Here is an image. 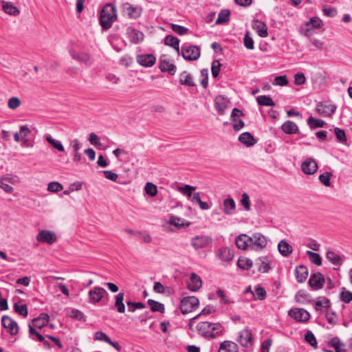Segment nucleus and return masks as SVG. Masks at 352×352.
Wrapping results in <instances>:
<instances>
[{"label":"nucleus","mask_w":352,"mask_h":352,"mask_svg":"<svg viewBox=\"0 0 352 352\" xmlns=\"http://www.w3.org/2000/svg\"><path fill=\"white\" fill-rule=\"evenodd\" d=\"M197 330L201 336L213 339L223 334V328L219 322H201L197 324Z\"/></svg>","instance_id":"nucleus-1"},{"label":"nucleus","mask_w":352,"mask_h":352,"mask_svg":"<svg viewBox=\"0 0 352 352\" xmlns=\"http://www.w3.org/2000/svg\"><path fill=\"white\" fill-rule=\"evenodd\" d=\"M117 19V11L114 5L107 4L103 7L100 14V24L102 29L109 30Z\"/></svg>","instance_id":"nucleus-2"},{"label":"nucleus","mask_w":352,"mask_h":352,"mask_svg":"<svg viewBox=\"0 0 352 352\" xmlns=\"http://www.w3.org/2000/svg\"><path fill=\"white\" fill-rule=\"evenodd\" d=\"M181 54L182 57L188 61L197 60L201 55V49L197 45L185 44L182 47Z\"/></svg>","instance_id":"nucleus-3"},{"label":"nucleus","mask_w":352,"mask_h":352,"mask_svg":"<svg viewBox=\"0 0 352 352\" xmlns=\"http://www.w3.org/2000/svg\"><path fill=\"white\" fill-rule=\"evenodd\" d=\"M199 305V299L195 296L184 297L180 302V309L182 314H187L195 310Z\"/></svg>","instance_id":"nucleus-4"},{"label":"nucleus","mask_w":352,"mask_h":352,"mask_svg":"<svg viewBox=\"0 0 352 352\" xmlns=\"http://www.w3.org/2000/svg\"><path fill=\"white\" fill-rule=\"evenodd\" d=\"M122 10L129 18L136 19L141 16L142 10L140 6H133L126 2L122 5Z\"/></svg>","instance_id":"nucleus-5"},{"label":"nucleus","mask_w":352,"mask_h":352,"mask_svg":"<svg viewBox=\"0 0 352 352\" xmlns=\"http://www.w3.org/2000/svg\"><path fill=\"white\" fill-rule=\"evenodd\" d=\"M1 325L11 336H16L19 333V328L17 322L8 316H2Z\"/></svg>","instance_id":"nucleus-6"},{"label":"nucleus","mask_w":352,"mask_h":352,"mask_svg":"<svg viewBox=\"0 0 352 352\" xmlns=\"http://www.w3.org/2000/svg\"><path fill=\"white\" fill-rule=\"evenodd\" d=\"M212 242L211 237L206 235L195 236L191 239V245L195 249L204 248Z\"/></svg>","instance_id":"nucleus-7"},{"label":"nucleus","mask_w":352,"mask_h":352,"mask_svg":"<svg viewBox=\"0 0 352 352\" xmlns=\"http://www.w3.org/2000/svg\"><path fill=\"white\" fill-rule=\"evenodd\" d=\"M105 295H107V291L100 287H94L89 292V297L90 303H98L102 300Z\"/></svg>","instance_id":"nucleus-8"},{"label":"nucleus","mask_w":352,"mask_h":352,"mask_svg":"<svg viewBox=\"0 0 352 352\" xmlns=\"http://www.w3.org/2000/svg\"><path fill=\"white\" fill-rule=\"evenodd\" d=\"M289 314L295 320L301 322H307L310 318V314L302 308L292 309Z\"/></svg>","instance_id":"nucleus-9"},{"label":"nucleus","mask_w":352,"mask_h":352,"mask_svg":"<svg viewBox=\"0 0 352 352\" xmlns=\"http://www.w3.org/2000/svg\"><path fill=\"white\" fill-rule=\"evenodd\" d=\"M57 239L56 234L50 230H42L37 236L36 240L40 243H46L49 245L53 244Z\"/></svg>","instance_id":"nucleus-10"},{"label":"nucleus","mask_w":352,"mask_h":352,"mask_svg":"<svg viewBox=\"0 0 352 352\" xmlns=\"http://www.w3.org/2000/svg\"><path fill=\"white\" fill-rule=\"evenodd\" d=\"M324 283V276L320 272L311 274L309 280V285L313 290H319L322 289Z\"/></svg>","instance_id":"nucleus-11"},{"label":"nucleus","mask_w":352,"mask_h":352,"mask_svg":"<svg viewBox=\"0 0 352 352\" xmlns=\"http://www.w3.org/2000/svg\"><path fill=\"white\" fill-rule=\"evenodd\" d=\"M251 248L255 247L256 250H263L267 245V241L264 235L260 232H256L250 236Z\"/></svg>","instance_id":"nucleus-12"},{"label":"nucleus","mask_w":352,"mask_h":352,"mask_svg":"<svg viewBox=\"0 0 352 352\" xmlns=\"http://www.w3.org/2000/svg\"><path fill=\"white\" fill-rule=\"evenodd\" d=\"M252 333L248 328H245L239 333L237 342L243 347H249L252 345Z\"/></svg>","instance_id":"nucleus-13"},{"label":"nucleus","mask_w":352,"mask_h":352,"mask_svg":"<svg viewBox=\"0 0 352 352\" xmlns=\"http://www.w3.org/2000/svg\"><path fill=\"white\" fill-rule=\"evenodd\" d=\"M318 166L316 160L313 158H307L301 164V169L306 175H314L318 170Z\"/></svg>","instance_id":"nucleus-14"},{"label":"nucleus","mask_w":352,"mask_h":352,"mask_svg":"<svg viewBox=\"0 0 352 352\" xmlns=\"http://www.w3.org/2000/svg\"><path fill=\"white\" fill-rule=\"evenodd\" d=\"M126 34L130 39V41L133 44H138L141 43L144 38L142 32L133 28V27H128L126 29Z\"/></svg>","instance_id":"nucleus-15"},{"label":"nucleus","mask_w":352,"mask_h":352,"mask_svg":"<svg viewBox=\"0 0 352 352\" xmlns=\"http://www.w3.org/2000/svg\"><path fill=\"white\" fill-rule=\"evenodd\" d=\"M336 109L337 107L335 104H324V102H320L317 104L316 111L318 113H319L321 116H330L336 111Z\"/></svg>","instance_id":"nucleus-16"},{"label":"nucleus","mask_w":352,"mask_h":352,"mask_svg":"<svg viewBox=\"0 0 352 352\" xmlns=\"http://www.w3.org/2000/svg\"><path fill=\"white\" fill-rule=\"evenodd\" d=\"M228 106V100L223 96H218L214 99V107L219 115H224Z\"/></svg>","instance_id":"nucleus-17"},{"label":"nucleus","mask_w":352,"mask_h":352,"mask_svg":"<svg viewBox=\"0 0 352 352\" xmlns=\"http://www.w3.org/2000/svg\"><path fill=\"white\" fill-rule=\"evenodd\" d=\"M137 62L144 67H151L155 65L156 58L153 54H140L137 56Z\"/></svg>","instance_id":"nucleus-18"},{"label":"nucleus","mask_w":352,"mask_h":352,"mask_svg":"<svg viewBox=\"0 0 352 352\" xmlns=\"http://www.w3.org/2000/svg\"><path fill=\"white\" fill-rule=\"evenodd\" d=\"M235 244L239 249L243 250L248 249L249 247L251 248L250 236L245 234H241L236 236Z\"/></svg>","instance_id":"nucleus-19"},{"label":"nucleus","mask_w":352,"mask_h":352,"mask_svg":"<svg viewBox=\"0 0 352 352\" xmlns=\"http://www.w3.org/2000/svg\"><path fill=\"white\" fill-rule=\"evenodd\" d=\"M218 257L224 262H230L234 258V251L228 247H223L217 251Z\"/></svg>","instance_id":"nucleus-20"},{"label":"nucleus","mask_w":352,"mask_h":352,"mask_svg":"<svg viewBox=\"0 0 352 352\" xmlns=\"http://www.w3.org/2000/svg\"><path fill=\"white\" fill-rule=\"evenodd\" d=\"M202 285L201 278L195 272H192L190 276V280L188 283V288L192 292H197Z\"/></svg>","instance_id":"nucleus-21"},{"label":"nucleus","mask_w":352,"mask_h":352,"mask_svg":"<svg viewBox=\"0 0 352 352\" xmlns=\"http://www.w3.org/2000/svg\"><path fill=\"white\" fill-rule=\"evenodd\" d=\"M49 320V315L46 313H41L37 318L32 320L31 325L35 329H41L47 324Z\"/></svg>","instance_id":"nucleus-22"},{"label":"nucleus","mask_w":352,"mask_h":352,"mask_svg":"<svg viewBox=\"0 0 352 352\" xmlns=\"http://www.w3.org/2000/svg\"><path fill=\"white\" fill-rule=\"evenodd\" d=\"M218 352H239V347L235 342L225 340L220 344Z\"/></svg>","instance_id":"nucleus-23"},{"label":"nucleus","mask_w":352,"mask_h":352,"mask_svg":"<svg viewBox=\"0 0 352 352\" xmlns=\"http://www.w3.org/2000/svg\"><path fill=\"white\" fill-rule=\"evenodd\" d=\"M270 263L271 261L267 256H262L258 258L256 265L258 267V270L261 273H267L268 272L271 267H270Z\"/></svg>","instance_id":"nucleus-24"},{"label":"nucleus","mask_w":352,"mask_h":352,"mask_svg":"<svg viewBox=\"0 0 352 352\" xmlns=\"http://www.w3.org/2000/svg\"><path fill=\"white\" fill-rule=\"evenodd\" d=\"M239 141L248 147L252 146L256 144L257 141L254 136L249 132L242 133L239 136Z\"/></svg>","instance_id":"nucleus-25"},{"label":"nucleus","mask_w":352,"mask_h":352,"mask_svg":"<svg viewBox=\"0 0 352 352\" xmlns=\"http://www.w3.org/2000/svg\"><path fill=\"white\" fill-rule=\"evenodd\" d=\"M159 67L162 72H168L170 75H174L177 69L176 66L166 59L160 60Z\"/></svg>","instance_id":"nucleus-26"},{"label":"nucleus","mask_w":352,"mask_h":352,"mask_svg":"<svg viewBox=\"0 0 352 352\" xmlns=\"http://www.w3.org/2000/svg\"><path fill=\"white\" fill-rule=\"evenodd\" d=\"M281 129L286 134H296L299 132V129L296 124L291 120L285 122L282 126Z\"/></svg>","instance_id":"nucleus-27"},{"label":"nucleus","mask_w":352,"mask_h":352,"mask_svg":"<svg viewBox=\"0 0 352 352\" xmlns=\"http://www.w3.org/2000/svg\"><path fill=\"white\" fill-rule=\"evenodd\" d=\"M295 275L298 283H303L308 276V269L304 265H298L296 267Z\"/></svg>","instance_id":"nucleus-28"},{"label":"nucleus","mask_w":352,"mask_h":352,"mask_svg":"<svg viewBox=\"0 0 352 352\" xmlns=\"http://www.w3.org/2000/svg\"><path fill=\"white\" fill-rule=\"evenodd\" d=\"M223 212L227 215H232L235 212L236 204L232 198H228L223 200Z\"/></svg>","instance_id":"nucleus-29"},{"label":"nucleus","mask_w":352,"mask_h":352,"mask_svg":"<svg viewBox=\"0 0 352 352\" xmlns=\"http://www.w3.org/2000/svg\"><path fill=\"white\" fill-rule=\"evenodd\" d=\"M124 293L120 292L114 297V307L118 313L123 314L125 312V305L124 304Z\"/></svg>","instance_id":"nucleus-30"},{"label":"nucleus","mask_w":352,"mask_h":352,"mask_svg":"<svg viewBox=\"0 0 352 352\" xmlns=\"http://www.w3.org/2000/svg\"><path fill=\"white\" fill-rule=\"evenodd\" d=\"M179 83L188 87L195 86L192 76L186 71H184L179 74Z\"/></svg>","instance_id":"nucleus-31"},{"label":"nucleus","mask_w":352,"mask_h":352,"mask_svg":"<svg viewBox=\"0 0 352 352\" xmlns=\"http://www.w3.org/2000/svg\"><path fill=\"white\" fill-rule=\"evenodd\" d=\"M254 28L256 30V32L259 36L265 38L268 36L267 27L263 22L259 20L254 21Z\"/></svg>","instance_id":"nucleus-32"},{"label":"nucleus","mask_w":352,"mask_h":352,"mask_svg":"<svg viewBox=\"0 0 352 352\" xmlns=\"http://www.w3.org/2000/svg\"><path fill=\"white\" fill-rule=\"evenodd\" d=\"M278 249L283 256H289L293 251L292 247L284 240L278 243Z\"/></svg>","instance_id":"nucleus-33"},{"label":"nucleus","mask_w":352,"mask_h":352,"mask_svg":"<svg viewBox=\"0 0 352 352\" xmlns=\"http://www.w3.org/2000/svg\"><path fill=\"white\" fill-rule=\"evenodd\" d=\"M72 58L80 63H84L86 66H90L91 65V56L87 53L73 54Z\"/></svg>","instance_id":"nucleus-34"},{"label":"nucleus","mask_w":352,"mask_h":352,"mask_svg":"<svg viewBox=\"0 0 352 352\" xmlns=\"http://www.w3.org/2000/svg\"><path fill=\"white\" fill-rule=\"evenodd\" d=\"M326 256L333 265L340 266L342 264V257L333 251H328L326 254Z\"/></svg>","instance_id":"nucleus-35"},{"label":"nucleus","mask_w":352,"mask_h":352,"mask_svg":"<svg viewBox=\"0 0 352 352\" xmlns=\"http://www.w3.org/2000/svg\"><path fill=\"white\" fill-rule=\"evenodd\" d=\"M164 44L173 47L179 53V40L177 38L172 35H167L164 38Z\"/></svg>","instance_id":"nucleus-36"},{"label":"nucleus","mask_w":352,"mask_h":352,"mask_svg":"<svg viewBox=\"0 0 352 352\" xmlns=\"http://www.w3.org/2000/svg\"><path fill=\"white\" fill-rule=\"evenodd\" d=\"M329 346L335 349L336 352H346V350L341 346H344V344L341 342L338 337L333 338L328 343Z\"/></svg>","instance_id":"nucleus-37"},{"label":"nucleus","mask_w":352,"mask_h":352,"mask_svg":"<svg viewBox=\"0 0 352 352\" xmlns=\"http://www.w3.org/2000/svg\"><path fill=\"white\" fill-rule=\"evenodd\" d=\"M256 102L261 106L274 107L276 105L275 102L270 96L265 95L257 96Z\"/></svg>","instance_id":"nucleus-38"},{"label":"nucleus","mask_w":352,"mask_h":352,"mask_svg":"<svg viewBox=\"0 0 352 352\" xmlns=\"http://www.w3.org/2000/svg\"><path fill=\"white\" fill-rule=\"evenodd\" d=\"M147 303L150 306L151 311L153 312L158 311L160 313H164L165 311L164 305L155 300L148 299Z\"/></svg>","instance_id":"nucleus-39"},{"label":"nucleus","mask_w":352,"mask_h":352,"mask_svg":"<svg viewBox=\"0 0 352 352\" xmlns=\"http://www.w3.org/2000/svg\"><path fill=\"white\" fill-rule=\"evenodd\" d=\"M296 301L299 303L305 302H310L311 299V295L304 289L299 290L296 295Z\"/></svg>","instance_id":"nucleus-40"},{"label":"nucleus","mask_w":352,"mask_h":352,"mask_svg":"<svg viewBox=\"0 0 352 352\" xmlns=\"http://www.w3.org/2000/svg\"><path fill=\"white\" fill-rule=\"evenodd\" d=\"M252 265V261L250 258L245 257H239L237 261V266L243 270H250Z\"/></svg>","instance_id":"nucleus-41"},{"label":"nucleus","mask_w":352,"mask_h":352,"mask_svg":"<svg viewBox=\"0 0 352 352\" xmlns=\"http://www.w3.org/2000/svg\"><path fill=\"white\" fill-rule=\"evenodd\" d=\"M45 140L50 144H51L58 151L63 152L65 151L64 146H63L61 142L54 139L50 135H47L45 136Z\"/></svg>","instance_id":"nucleus-42"},{"label":"nucleus","mask_w":352,"mask_h":352,"mask_svg":"<svg viewBox=\"0 0 352 352\" xmlns=\"http://www.w3.org/2000/svg\"><path fill=\"white\" fill-rule=\"evenodd\" d=\"M230 12L229 10H222L218 15L216 24H223L227 23L230 20Z\"/></svg>","instance_id":"nucleus-43"},{"label":"nucleus","mask_w":352,"mask_h":352,"mask_svg":"<svg viewBox=\"0 0 352 352\" xmlns=\"http://www.w3.org/2000/svg\"><path fill=\"white\" fill-rule=\"evenodd\" d=\"M29 327V334L30 338L33 340H36L39 342L44 341V337L38 331H36V329L31 325V324H28Z\"/></svg>","instance_id":"nucleus-44"},{"label":"nucleus","mask_w":352,"mask_h":352,"mask_svg":"<svg viewBox=\"0 0 352 352\" xmlns=\"http://www.w3.org/2000/svg\"><path fill=\"white\" fill-rule=\"evenodd\" d=\"M252 295L255 300H263L266 298L267 293L262 286L258 285Z\"/></svg>","instance_id":"nucleus-45"},{"label":"nucleus","mask_w":352,"mask_h":352,"mask_svg":"<svg viewBox=\"0 0 352 352\" xmlns=\"http://www.w3.org/2000/svg\"><path fill=\"white\" fill-rule=\"evenodd\" d=\"M69 316L70 318L77 320L78 321H86V317L84 315V314L81 311L76 309H72L71 311H69Z\"/></svg>","instance_id":"nucleus-46"},{"label":"nucleus","mask_w":352,"mask_h":352,"mask_svg":"<svg viewBox=\"0 0 352 352\" xmlns=\"http://www.w3.org/2000/svg\"><path fill=\"white\" fill-rule=\"evenodd\" d=\"M307 124L311 128L314 129L323 127L326 123L322 120L317 119L313 116H310L307 120Z\"/></svg>","instance_id":"nucleus-47"},{"label":"nucleus","mask_w":352,"mask_h":352,"mask_svg":"<svg viewBox=\"0 0 352 352\" xmlns=\"http://www.w3.org/2000/svg\"><path fill=\"white\" fill-rule=\"evenodd\" d=\"M14 310L19 315L26 317L28 314V306L25 304L19 305V303H14Z\"/></svg>","instance_id":"nucleus-48"},{"label":"nucleus","mask_w":352,"mask_h":352,"mask_svg":"<svg viewBox=\"0 0 352 352\" xmlns=\"http://www.w3.org/2000/svg\"><path fill=\"white\" fill-rule=\"evenodd\" d=\"M306 254L311 263L318 266H320L322 265V258L319 254L309 250L307 251Z\"/></svg>","instance_id":"nucleus-49"},{"label":"nucleus","mask_w":352,"mask_h":352,"mask_svg":"<svg viewBox=\"0 0 352 352\" xmlns=\"http://www.w3.org/2000/svg\"><path fill=\"white\" fill-rule=\"evenodd\" d=\"M196 189L195 186H192L188 184H185L184 186H179L177 190L178 191L183 193L184 195L186 196L188 199H190L192 195V191Z\"/></svg>","instance_id":"nucleus-50"},{"label":"nucleus","mask_w":352,"mask_h":352,"mask_svg":"<svg viewBox=\"0 0 352 352\" xmlns=\"http://www.w3.org/2000/svg\"><path fill=\"white\" fill-rule=\"evenodd\" d=\"M126 305L128 308V311L129 312H134L136 309H141L146 307V305L144 303L141 302H131V301H127Z\"/></svg>","instance_id":"nucleus-51"},{"label":"nucleus","mask_w":352,"mask_h":352,"mask_svg":"<svg viewBox=\"0 0 352 352\" xmlns=\"http://www.w3.org/2000/svg\"><path fill=\"white\" fill-rule=\"evenodd\" d=\"M3 10L5 12L11 14V15H16L19 14V10L17 9L16 6L12 5L11 3L7 2L3 6Z\"/></svg>","instance_id":"nucleus-52"},{"label":"nucleus","mask_w":352,"mask_h":352,"mask_svg":"<svg viewBox=\"0 0 352 352\" xmlns=\"http://www.w3.org/2000/svg\"><path fill=\"white\" fill-rule=\"evenodd\" d=\"M330 301L326 298H319L316 301L315 308L317 311H321L322 307L327 308L329 307Z\"/></svg>","instance_id":"nucleus-53"},{"label":"nucleus","mask_w":352,"mask_h":352,"mask_svg":"<svg viewBox=\"0 0 352 352\" xmlns=\"http://www.w3.org/2000/svg\"><path fill=\"white\" fill-rule=\"evenodd\" d=\"M332 173L330 172H325L322 174H320L319 175V180L320 182L324 184L325 186H331V177H332Z\"/></svg>","instance_id":"nucleus-54"},{"label":"nucleus","mask_w":352,"mask_h":352,"mask_svg":"<svg viewBox=\"0 0 352 352\" xmlns=\"http://www.w3.org/2000/svg\"><path fill=\"white\" fill-rule=\"evenodd\" d=\"M244 45L248 50H253L254 48V43L250 35V32H246L243 38Z\"/></svg>","instance_id":"nucleus-55"},{"label":"nucleus","mask_w":352,"mask_h":352,"mask_svg":"<svg viewBox=\"0 0 352 352\" xmlns=\"http://www.w3.org/2000/svg\"><path fill=\"white\" fill-rule=\"evenodd\" d=\"M144 190L146 194L151 197L155 196L157 193V188L156 185L151 182H148L146 184Z\"/></svg>","instance_id":"nucleus-56"},{"label":"nucleus","mask_w":352,"mask_h":352,"mask_svg":"<svg viewBox=\"0 0 352 352\" xmlns=\"http://www.w3.org/2000/svg\"><path fill=\"white\" fill-rule=\"evenodd\" d=\"M305 340L307 342H308L311 346L316 348L317 347V340L314 336V334L311 331H308L305 335Z\"/></svg>","instance_id":"nucleus-57"},{"label":"nucleus","mask_w":352,"mask_h":352,"mask_svg":"<svg viewBox=\"0 0 352 352\" xmlns=\"http://www.w3.org/2000/svg\"><path fill=\"white\" fill-rule=\"evenodd\" d=\"M171 28L175 33L180 36L185 35L189 32L188 28L174 23L171 24Z\"/></svg>","instance_id":"nucleus-58"},{"label":"nucleus","mask_w":352,"mask_h":352,"mask_svg":"<svg viewBox=\"0 0 352 352\" xmlns=\"http://www.w3.org/2000/svg\"><path fill=\"white\" fill-rule=\"evenodd\" d=\"M334 132L338 141L342 143H345L346 142L347 140L344 130L338 127H336L334 128Z\"/></svg>","instance_id":"nucleus-59"},{"label":"nucleus","mask_w":352,"mask_h":352,"mask_svg":"<svg viewBox=\"0 0 352 352\" xmlns=\"http://www.w3.org/2000/svg\"><path fill=\"white\" fill-rule=\"evenodd\" d=\"M63 186L59 182H51L48 184L47 190L50 192H56L62 190Z\"/></svg>","instance_id":"nucleus-60"},{"label":"nucleus","mask_w":352,"mask_h":352,"mask_svg":"<svg viewBox=\"0 0 352 352\" xmlns=\"http://www.w3.org/2000/svg\"><path fill=\"white\" fill-rule=\"evenodd\" d=\"M288 83L289 81L285 75L276 76L273 81L274 85L286 86Z\"/></svg>","instance_id":"nucleus-61"},{"label":"nucleus","mask_w":352,"mask_h":352,"mask_svg":"<svg viewBox=\"0 0 352 352\" xmlns=\"http://www.w3.org/2000/svg\"><path fill=\"white\" fill-rule=\"evenodd\" d=\"M241 203L246 211L250 210V200L248 193L243 192L242 194Z\"/></svg>","instance_id":"nucleus-62"},{"label":"nucleus","mask_w":352,"mask_h":352,"mask_svg":"<svg viewBox=\"0 0 352 352\" xmlns=\"http://www.w3.org/2000/svg\"><path fill=\"white\" fill-rule=\"evenodd\" d=\"M21 104L20 99L17 97H12L8 100V106L11 109H17Z\"/></svg>","instance_id":"nucleus-63"},{"label":"nucleus","mask_w":352,"mask_h":352,"mask_svg":"<svg viewBox=\"0 0 352 352\" xmlns=\"http://www.w3.org/2000/svg\"><path fill=\"white\" fill-rule=\"evenodd\" d=\"M221 63L218 60H214L212 63L211 71L214 78H217L220 72Z\"/></svg>","instance_id":"nucleus-64"}]
</instances>
